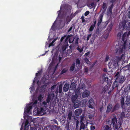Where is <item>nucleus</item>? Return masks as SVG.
Returning <instances> with one entry per match:
<instances>
[{
  "instance_id": "nucleus-1",
  "label": "nucleus",
  "mask_w": 130,
  "mask_h": 130,
  "mask_svg": "<svg viewBox=\"0 0 130 130\" xmlns=\"http://www.w3.org/2000/svg\"><path fill=\"white\" fill-rule=\"evenodd\" d=\"M33 102L29 104H27L24 109V118L26 120L25 123H23L20 130H21L23 126L24 125V130H30L29 126L30 123L33 122L34 119L31 117L28 116L31 113V109L33 107L36 106L33 111L35 115L42 116L45 113L46 107L50 100V97L49 95L46 100V102H42L41 101L43 98L41 94L39 95L36 97L35 95L33 97Z\"/></svg>"
},
{
  "instance_id": "nucleus-2",
  "label": "nucleus",
  "mask_w": 130,
  "mask_h": 130,
  "mask_svg": "<svg viewBox=\"0 0 130 130\" xmlns=\"http://www.w3.org/2000/svg\"><path fill=\"white\" fill-rule=\"evenodd\" d=\"M126 28L127 30L130 29V22H128L126 24ZM130 34V31L128 32H125L123 35L122 40L124 42L123 43V45H121L116 51V55H120L122 53L121 56L119 58L116 57V60L114 61L111 60L108 64V66L109 68H115L118 64V62L121 60H124V55L123 53H124L126 47V40Z\"/></svg>"
},
{
  "instance_id": "nucleus-3",
  "label": "nucleus",
  "mask_w": 130,
  "mask_h": 130,
  "mask_svg": "<svg viewBox=\"0 0 130 130\" xmlns=\"http://www.w3.org/2000/svg\"><path fill=\"white\" fill-rule=\"evenodd\" d=\"M80 94L76 92V94H75L73 96L72 98V101L74 103V107L77 108L78 107L80 104V101H78V99L77 98H79L81 96Z\"/></svg>"
},
{
  "instance_id": "nucleus-4",
  "label": "nucleus",
  "mask_w": 130,
  "mask_h": 130,
  "mask_svg": "<svg viewBox=\"0 0 130 130\" xmlns=\"http://www.w3.org/2000/svg\"><path fill=\"white\" fill-rule=\"evenodd\" d=\"M116 77H117L116 81L114 83L113 86L116 87L118 85L117 84V83H122L124 80V78L123 76L122 75H120L119 72H117L115 75Z\"/></svg>"
},
{
  "instance_id": "nucleus-5",
  "label": "nucleus",
  "mask_w": 130,
  "mask_h": 130,
  "mask_svg": "<svg viewBox=\"0 0 130 130\" xmlns=\"http://www.w3.org/2000/svg\"><path fill=\"white\" fill-rule=\"evenodd\" d=\"M85 87V85L83 84H80L79 85V87L77 88L76 91L75 90L76 89V86L75 83H72L71 84L70 89L71 90H74L75 91L76 93V92H77L78 93L80 94V90H82V89Z\"/></svg>"
},
{
  "instance_id": "nucleus-6",
  "label": "nucleus",
  "mask_w": 130,
  "mask_h": 130,
  "mask_svg": "<svg viewBox=\"0 0 130 130\" xmlns=\"http://www.w3.org/2000/svg\"><path fill=\"white\" fill-rule=\"evenodd\" d=\"M46 79L45 77L44 78V77L42 78L40 83L39 82H38L37 84L38 85V87L37 88V90H39V88L40 87V89L42 90L43 89H44L45 87L47 86V85H45V82L46 81Z\"/></svg>"
},
{
  "instance_id": "nucleus-7",
  "label": "nucleus",
  "mask_w": 130,
  "mask_h": 130,
  "mask_svg": "<svg viewBox=\"0 0 130 130\" xmlns=\"http://www.w3.org/2000/svg\"><path fill=\"white\" fill-rule=\"evenodd\" d=\"M53 62L51 64L50 66L49 69H50L51 70H53V71L52 72V74H53L55 71V70L57 66L58 65V64H56L54 65V64H53Z\"/></svg>"
},
{
  "instance_id": "nucleus-8",
  "label": "nucleus",
  "mask_w": 130,
  "mask_h": 130,
  "mask_svg": "<svg viewBox=\"0 0 130 130\" xmlns=\"http://www.w3.org/2000/svg\"><path fill=\"white\" fill-rule=\"evenodd\" d=\"M83 118H82L81 119L80 121L81 125L80 127L81 129H84L85 127L84 123H86V121Z\"/></svg>"
},
{
  "instance_id": "nucleus-9",
  "label": "nucleus",
  "mask_w": 130,
  "mask_h": 130,
  "mask_svg": "<svg viewBox=\"0 0 130 130\" xmlns=\"http://www.w3.org/2000/svg\"><path fill=\"white\" fill-rule=\"evenodd\" d=\"M89 104L88 106L89 107L92 109H93L94 104L92 99H91L89 100Z\"/></svg>"
},
{
  "instance_id": "nucleus-10",
  "label": "nucleus",
  "mask_w": 130,
  "mask_h": 130,
  "mask_svg": "<svg viewBox=\"0 0 130 130\" xmlns=\"http://www.w3.org/2000/svg\"><path fill=\"white\" fill-rule=\"evenodd\" d=\"M89 92L88 91L86 90L84 91L82 94V96L83 98L88 96L89 95Z\"/></svg>"
},
{
  "instance_id": "nucleus-11",
  "label": "nucleus",
  "mask_w": 130,
  "mask_h": 130,
  "mask_svg": "<svg viewBox=\"0 0 130 130\" xmlns=\"http://www.w3.org/2000/svg\"><path fill=\"white\" fill-rule=\"evenodd\" d=\"M82 112V109H77L75 111V113L76 115L79 116L80 115Z\"/></svg>"
},
{
  "instance_id": "nucleus-12",
  "label": "nucleus",
  "mask_w": 130,
  "mask_h": 130,
  "mask_svg": "<svg viewBox=\"0 0 130 130\" xmlns=\"http://www.w3.org/2000/svg\"><path fill=\"white\" fill-rule=\"evenodd\" d=\"M69 88V86L68 84H66L64 86L63 89L64 91L65 92L67 91Z\"/></svg>"
},
{
  "instance_id": "nucleus-13",
  "label": "nucleus",
  "mask_w": 130,
  "mask_h": 130,
  "mask_svg": "<svg viewBox=\"0 0 130 130\" xmlns=\"http://www.w3.org/2000/svg\"><path fill=\"white\" fill-rule=\"evenodd\" d=\"M112 108V105L110 104H108L107 106L106 112L107 113L109 112L111 110V109Z\"/></svg>"
},
{
  "instance_id": "nucleus-14",
  "label": "nucleus",
  "mask_w": 130,
  "mask_h": 130,
  "mask_svg": "<svg viewBox=\"0 0 130 130\" xmlns=\"http://www.w3.org/2000/svg\"><path fill=\"white\" fill-rule=\"evenodd\" d=\"M58 37H57L56 38L54 39L52 41V42L51 43L49 44L48 47H50L51 46H53L55 44L54 43L55 41L57 39Z\"/></svg>"
},
{
  "instance_id": "nucleus-15",
  "label": "nucleus",
  "mask_w": 130,
  "mask_h": 130,
  "mask_svg": "<svg viewBox=\"0 0 130 130\" xmlns=\"http://www.w3.org/2000/svg\"><path fill=\"white\" fill-rule=\"evenodd\" d=\"M126 104L128 105L130 103V96H127L126 97Z\"/></svg>"
},
{
  "instance_id": "nucleus-16",
  "label": "nucleus",
  "mask_w": 130,
  "mask_h": 130,
  "mask_svg": "<svg viewBox=\"0 0 130 130\" xmlns=\"http://www.w3.org/2000/svg\"><path fill=\"white\" fill-rule=\"evenodd\" d=\"M103 79L104 80V81H105V82L107 81L109 82L110 81V79H108V77L107 76H105L103 77Z\"/></svg>"
},
{
  "instance_id": "nucleus-17",
  "label": "nucleus",
  "mask_w": 130,
  "mask_h": 130,
  "mask_svg": "<svg viewBox=\"0 0 130 130\" xmlns=\"http://www.w3.org/2000/svg\"><path fill=\"white\" fill-rule=\"evenodd\" d=\"M119 108V106L118 105H116L112 109V111L113 112L115 110L118 109Z\"/></svg>"
},
{
  "instance_id": "nucleus-18",
  "label": "nucleus",
  "mask_w": 130,
  "mask_h": 130,
  "mask_svg": "<svg viewBox=\"0 0 130 130\" xmlns=\"http://www.w3.org/2000/svg\"><path fill=\"white\" fill-rule=\"evenodd\" d=\"M103 15L101 14L100 15V17L99 19L98 24H100L102 21Z\"/></svg>"
},
{
  "instance_id": "nucleus-19",
  "label": "nucleus",
  "mask_w": 130,
  "mask_h": 130,
  "mask_svg": "<svg viewBox=\"0 0 130 130\" xmlns=\"http://www.w3.org/2000/svg\"><path fill=\"white\" fill-rule=\"evenodd\" d=\"M95 23H96V22H95L93 24H92L91 25V27L89 29V31H91L93 30V29L95 26Z\"/></svg>"
},
{
  "instance_id": "nucleus-20",
  "label": "nucleus",
  "mask_w": 130,
  "mask_h": 130,
  "mask_svg": "<svg viewBox=\"0 0 130 130\" xmlns=\"http://www.w3.org/2000/svg\"><path fill=\"white\" fill-rule=\"evenodd\" d=\"M56 22V21L54 23L53 25L51 27V29H52V30L53 31H54L56 29V27L55 25V23Z\"/></svg>"
},
{
  "instance_id": "nucleus-21",
  "label": "nucleus",
  "mask_w": 130,
  "mask_h": 130,
  "mask_svg": "<svg viewBox=\"0 0 130 130\" xmlns=\"http://www.w3.org/2000/svg\"><path fill=\"white\" fill-rule=\"evenodd\" d=\"M74 40V38L72 37H70L69 38V43H71Z\"/></svg>"
},
{
  "instance_id": "nucleus-22",
  "label": "nucleus",
  "mask_w": 130,
  "mask_h": 130,
  "mask_svg": "<svg viewBox=\"0 0 130 130\" xmlns=\"http://www.w3.org/2000/svg\"><path fill=\"white\" fill-rule=\"evenodd\" d=\"M80 62V60L79 59H77L76 61V65L77 67L79 66Z\"/></svg>"
},
{
  "instance_id": "nucleus-23",
  "label": "nucleus",
  "mask_w": 130,
  "mask_h": 130,
  "mask_svg": "<svg viewBox=\"0 0 130 130\" xmlns=\"http://www.w3.org/2000/svg\"><path fill=\"white\" fill-rule=\"evenodd\" d=\"M72 116V112L71 111H70L68 113V118L69 120H70L71 119Z\"/></svg>"
},
{
  "instance_id": "nucleus-24",
  "label": "nucleus",
  "mask_w": 130,
  "mask_h": 130,
  "mask_svg": "<svg viewBox=\"0 0 130 130\" xmlns=\"http://www.w3.org/2000/svg\"><path fill=\"white\" fill-rule=\"evenodd\" d=\"M34 85L32 84V85L30 87V93H31L32 91H33L34 90Z\"/></svg>"
},
{
  "instance_id": "nucleus-25",
  "label": "nucleus",
  "mask_w": 130,
  "mask_h": 130,
  "mask_svg": "<svg viewBox=\"0 0 130 130\" xmlns=\"http://www.w3.org/2000/svg\"><path fill=\"white\" fill-rule=\"evenodd\" d=\"M124 104V98H122L121 99V104L122 105V107L123 108V106Z\"/></svg>"
},
{
  "instance_id": "nucleus-26",
  "label": "nucleus",
  "mask_w": 130,
  "mask_h": 130,
  "mask_svg": "<svg viewBox=\"0 0 130 130\" xmlns=\"http://www.w3.org/2000/svg\"><path fill=\"white\" fill-rule=\"evenodd\" d=\"M77 49L79 51V52L81 53L83 51V48H80L78 47L77 48Z\"/></svg>"
},
{
  "instance_id": "nucleus-27",
  "label": "nucleus",
  "mask_w": 130,
  "mask_h": 130,
  "mask_svg": "<svg viewBox=\"0 0 130 130\" xmlns=\"http://www.w3.org/2000/svg\"><path fill=\"white\" fill-rule=\"evenodd\" d=\"M62 86L61 85H60L59 86V92L60 93H61V91H62Z\"/></svg>"
},
{
  "instance_id": "nucleus-28",
  "label": "nucleus",
  "mask_w": 130,
  "mask_h": 130,
  "mask_svg": "<svg viewBox=\"0 0 130 130\" xmlns=\"http://www.w3.org/2000/svg\"><path fill=\"white\" fill-rule=\"evenodd\" d=\"M71 18L69 17H68L66 19V21L67 23L71 21Z\"/></svg>"
},
{
  "instance_id": "nucleus-29",
  "label": "nucleus",
  "mask_w": 130,
  "mask_h": 130,
  "mask_svg": "<svg viewBox=\"0 0 130 130\" xmlns=\"http://www.w3.org/2000/svg\"><path fill=\"white\" fill-rule=\"evenodd\" d=\"M74 69V65H72L70 67V70L72 71H73Z\"/></svg>"
},
{
  "instance_id": "nucleus-30",
  "label": "nucleus",
  "mask_w": 130,
  "mask_h": 130,
  "mask_svg": "<svg viewBox=\"0 0 130 130\" xmlns=\"http://www.w3.org/2000/svg\"><path fill=\"white\" fill-rule=\"evenodd\" d=\"M125 67L128 68V70L130 71V63L127 65Z\"/></svg>"
},
{
  "instance_id": "nucleus-31",
  "label": "nucleus",
  "mask_w": 130,
  "mask_h": 130,
  "mask_svg": "<svg viewBox=\"0 0 130 130\" xmlns=\"http://www.w3.org/2000/svg\"><path fill=\"white\" fill-rule=\"evenodd\" d=\"M67 69H63L62 71V73L63 74L65 73L67 71Z\"/></svg>"
},
{
  "instance_id": "nucleus-32",
  "label": "nucleus",
  "mask_w": 130,
  "mask_h": 130,
  "mask_svg": "<svg viewBox=\"0 0 130 130\" xmlns=\"http://www.w3.org/2000/svg\"><path fill=\"white\" fill-rule=\"evenodd\" d=\"M85 62L87 63V64H89V60L88 59H87L86 58L85 59Z\"/></svg>"
},
{
  "instance_id": "nucleus-33",
  "label": "nucleus",
  "mask_w": 130,
  "mask_h": 130,
  "mask_svg": "<svg viewBox=\"0 0 130 130\" xmlns=\"http://www.w3.org/2000/svg\"><path fill=\"white\" fill-rule=\"evenodd\" d=\"M89 13V11H87L85 13V16H87Z\"/></svg>"
},
{
  "instance_id": "nucleus-34",
  "label": "nucleus",
  "mask_w": 130,
  "mask_h": 130,
  "mask_svg": "<svg viewBox=\"0 0 130 130\" xmlns=\"http://www.w3.org/2000/svg\"><path fill=\"white\" fill-rule=\"evenodd\" d=\"M62 5L61 6L60 10L58 12V16H59L60 15V11L61 10V9L62 8Z\"/></svg>"
},
{
  "instance_id": "nucleus-35",
  "label": "nucleus",
  "mask_w": 130,
  "mask_h": 130,
  "mask_svg": "<svg viewBox=\"0 0 130 130\" xmlns=\"http://www.w3.org/2000/svg\"><path fill=\"white\" fill-rule=\"evenodd\" d=\"M56 85H54V86H52L51 88V90H54V88L56 87Z\"/></svg>"
},
{
  "instance_id": "nucleus-36",
  "label": "nucleus",
  "mask_w": 130,
  "mask_h": 130,
  "mask_svg": "<svg viewBox=\"0 0 130 130\" xmlns=\"http://www.w3.org/2000/svg\"><path fill=\"white\" fill-rule=\"evenodd\" d=\"M90 128L91 130H94L95 129V126H90Z\"/></svg>"
},
{
  "instance_id": "nucleus-37",
  "label": "nucleus",
  "mask_w": 130,
  "mask_h": 130,
  "mask_svg": "<svg viewBox=\"0 0 130 130\" xmlns=\"http://www.w3.org/2000/svg\"><path fill=\"white\" fill-rule=\"evenodd\" d=\"M91 36V34L89 35L88 36L87 39V41L88 40H89V38Z\"/></svg>"
},
{
  "instance_id": "nucleus-38",
  "label": "nucleus",
  "mask_w": 130,
  "mask_h": 130,
  "mask_svg": "<svg viewBox=\"0 0 130 130\" xmlns=\"http://www.w3.org/2000/svg\"><path fill=\"white\" fill-rule=\"evenodd\" d=\"M53 35L54 34H53V32H51L49 33V36L48 37L49 38L50 37V36H52L51 35Z\"/></svg>"
},
{
  "instance_id": "nucleus-39",
  "label": "nucleus",
  "mask_w": 130,
  "mask_h": 130,
  "mask_svg": "<svg viewBox=\"0 0 130 130\" xmlns=\"http://www.w3.org/2000/svg\"><path fill=\"white\" fill-rule=\"evenodd\" d=\"M66 37V36H64L63 37H62L60 39V41L61 42L63 40V39L65 37Z\"/></svg>"
},
{
  "instance_id": "nucleus-40",
  "label": "nucleus",
  "mask_w": 130,
  "mask_h": 130,
  "mask_svg": "<svg viewBox=\"0 0 130 130\" xmlns=\"http://www.w3.org/2000/svg\"><path fill=\"white\" fill-rule=\"evenodd\" d=\"M81 18L82 19V22L83 23L85 21V19H84V17H82Z\"/></svg>"
},
{
  "instance_id": "nucleus-41",
  "label": "nucleus",
  "mask_w": 130,
  "mask_h": 130,
  "mask_svg": "<svg viewBox=\"0 0 130 130\" xmlns=\"http://www.w3.org/2000/svg\"><path fill=\"white\" fill-rule=\"evenodd\" d=\"M83 103L84 104H86L87 102L86 100H83ZM82 103H83V102H82Z\"/></svg>"
},
{
  "instance_id": "nucleus-42",
  "label": "nucleus",
  "mask_w": 130,
  "mask_h": 130,
  "mask_svg": "<svg viewBox=\"0 0 130 130\" xmlns=\"http://www.w3.org/2000/svg\"><path fill=\"white\" fill-rule=\"evenodd\" d=\"M109 58V57L108 56H106V59H105L106 61H108V59Z\"/></svg>"
},
{
  "instance_id": "nucleus-43",
  "label": "nucleus",
  "mask_w": 130,
  "mask_h": 130,
  "mask_svg": "<svg viewBox=\"0 0 130 130\" xmlns=\"http://www.w3.org/2000/svg\"><path fill=\"white\" fill-rule=\"evenodd\" d=\"M121 33L120 32L118 33V36L119 37H120L121 36Z\"/></svg>"
},
{
  "instance_id": "nucleus-44",
  "label": "nucleus",
  "mask_w": 130,
  "mask_h": 130,
  "mask_svg": "<svg viewBox=\"0 0 130 130\" xmlns=\"http://www.w3.org/2000/svg\"><path fill=\"white\" fill-rule=\"evenodd\" d=\"M94 4L93 3H92L91 4V7H90V8H92L94 6Z\"/></svg>"
},
{
  "instance_id": "nucleus-45",
  "label": "nucleus",
  "mask_w": 130,
  "mask_h": 130,
  "mask_svg": "<svg viewBox=\"0 0 130 130\" xmlns=\"http://www.w3.org/2000/svg\"><path fill=\"white\" fill-rule=\"evenodd\" d=\"M106 7V5L105 3L103 4V8L104 9H105V7Z\"/></svg>"
},
{
  "instance_id": "nucleus-46",
  "label": "nucleus",
  "mask_w": 130,
  "mask_h": 130,
  "mask_svg": "<svg viewBox=\"0 0 130 130\" xmlns=\"http://www.w3.org/2000/svg\"><path fill=\"white\" fill-rule=\"evenodd\" d=\"M72 27H71L68 30V32H70L72 29Z\"/></svg>"
},
{
  "instance_id": "nucleus-47",
  "label": "nucleus",
  "mask_w": 130,
  "mask_h": 130,
  "mask_svg": "<svg viewBox=\"0 0 130 130\" xmlns=\"http://www.w3.org/2000/svg\"><path fill=\"white\" fill-rule=\"evenodd\" d=\"M79 123V122L78 121H76V127L78 126Z\"/></svg>"
},
{
  "instance_id": "nucleus-48",
  "label": "nucleus",
  "mask_w": 130,
  "mask_h": 130,
  "mask_svg": "<svg viewBox=\"0 0 130 130\" xmlns=\"http://www.w3.org/2000/svg\"><path fill=\"white\" fill-rule=\"evenodd\" d=\"M89 52H88V53H86L85 54V55L86 56H88L89 55Z\"/></svg>"
},
{
  "instance_id": "nucleus-49",
  "label": "nucleus",
  "mask_w": 130,
  "mask_h": 130,
  "mask_svg": "<svg viewBox=\"0 0 130 130\" xmlns=\"http://www.w3.org/2000/svg\"><path fill=\"white\" fill-rule=\"evenodd\" d=\"M41 72V71H39L38 73H37L36 74V76L38 75V74H40Z\"/></svg>"
},
{
  "instance_id": "nucleus-50",
  "label": "nucleus",
  "mask_w": 130,
  "mask_h": 130,
  "mask_svg": "<svg viewBox=\"0 0 130 130\" xmlns=\"http://www.w3.org/2000/svg\"><path fill=\"white\" fill-rule=\"evenodd\" d=\"M66 49V47L65 46L63 48V50L64 51Z\"/></svg>"
},
{
  "instance_id": "nucleus-51",
  "label": "nucleus",
  "mask_w": 130,
  "mask_h": 130,
  "mask_svg": "<svg viewBox=\"0 0 130 130\" xmlns=\"http://www.w3.org/2000/svg\"><path fill=\"white\" fill-rule=\"evenodd\" d=\"M69 38V37H67L66 39H65V41H66Z\"/></svg>"
},
{
  "instance_id": "nucleus-52",
  "label": "nucleus",
  "mask_w": 130,
  "mask_h": 130,
  "mask_svg": "<svg viewBox=\"0 0 130 130\" xmlns=\"http://www.w3.org/2000/svg\"><path fill=\"white\" fill-rule=\"evenodd\" d=\"M88 72V69L87 68H86L85 70V72Z\"/></svg>"
},
{
  "instance_id": "nucleus-53",
  "label": "nucleus",
  "mask_w": 130,
  "mask_h": 130,
  "mask_svg": "<svg viewBox=\"0 0 130 130\" xmlns=\"http://www.w3.org/2000/svg\"><path fill=\"white\" fill-rule=\"evenodd\" d=\"M128 16L129 18H130V11H129V14H128Z\"/></svg>"
},
{
  "instance_id": "nucleus-54",
  "label": "nucleus",
  "mask_w": 130,
  "mask_h": 130,
  "mask_svg": "<svg viewBox=\"0 0 130 130\" xmlns=\"http://www.w3.org/2000/svg\"><path fill=\"white\" fill-rule=\"evenodd\" d=\"M103 71L104 72H106L107 71V70L106 69L104 68V69Z\"/></svg>"
},
{
  "instance_id": "nucleus-55",
  "label": "nucleus",
  "mask_w": 130,
  "mask_h": 130,
  "mask_svg": "<svg viewBox=\"0 0 130 130\" xmlns=\"http://www.w3.org/2000/svg\"><path fill=\"white\" fill-rule=\"evenodd\" d=\"M36 77H35L34 78V80H33V82L34 83L35 81L36 80Z\"/></svg>"
},
{
  "instance_id": "nucleus-56",
  "label": "nucleus",
  "mask_w": 130,
  "mask_h": 130,
  "mask_svg": "<svg viewBox=\"0 0 130 130\" xmlns=\"http://www.w3.org/2000/svg\"><path fill=\"white\" fill-rule=\"evenodd\" d=\"M109 89V87H108L107 88V89H106V88H105V89H104V90H105V91H106L107 90H108Z\"/></svg>"
},
{
  "instance_id": "nucleus-57",
  "label": "nucleus",
  "mask_w": 130,
  "mask_h": 130,
  "mask_svg": "<svg viewBox=\"0 0 130 130\" xmlns=\"http://www.w3.org/2000/svg\"><path fill=\"white\" fill-rule=\"evenodd\" d=\"M103 108L102 107L100 108V110L101 111H102V110L103 109Z\"/></svg>"
},
{
  "instance_id": "nucleus-58",
  "label": "nucleus",
  "mask_w": 130,
  "mask_h": 130,
  "mask_svg": "<svg viewBox=\"0 0 130 130\" xmlns=\"http://www.w3.org/2000/svg\"><path fill=\"white\" fill-rule=\"evenodd\" d=\"M129 49H130V43H129Z\"/></svg>"
},
{
  "instance_id": "nucleus-59",
  "label": "nucleus",
  "mask_w": 130,
  "mask_h": 130,
  "mask_svg": "<svg viewBox=\"0 0 130 130\" xmlns=\"http://www.w3.org/2000/svg\"><path fill=\"white\" fill-rule=\"evenodd\" d=\"M108 35H107V37L105 38H107V37H108Z\"/></svg>"
},
{
  "instance_id": "nucleus-60",
  "label": "nucleus",
  "mask_w": 130,
  "mask_h": 130,
  "mask_svg": "<svg viewBox=\"0 0 130 130\" xmlns=\"http://www.w3.org/2000/svg\"><path fill=\"white\" fill-rule=\"evenodd\" d=\"M89 118L90 119L91 118V117H89Z\"/></svg>"
},
{
  "instance_id": "nucleus-61",
  "label": "nucleus",
  "mask_w": 130,
  "mask_h": 130,
  "mask_svg": "<svg viewBox=\"0 0 130 130\" xmlns=\"http://www.w3.org/2000/svg\"><path fill=\"white\" fill-rule=\"evenodd\" d=\"M111 27H110V28L111 29Z\"/></svg>"
},
{
  "instance_id": "nucleus-62",
  "label": "nucleus",
  "mask_w": 130,
  "mask_h": 130,
  "mask_svg": "<svg viewBox=\"0 0 130 130\" xmlns=\"http://www.w3.org/2000/svg\"><path fill=\"white\" fill-rule=\"evenodd\" d=\"M99 1V0H98V1Z\"/></svg>"
}]
</instances>
